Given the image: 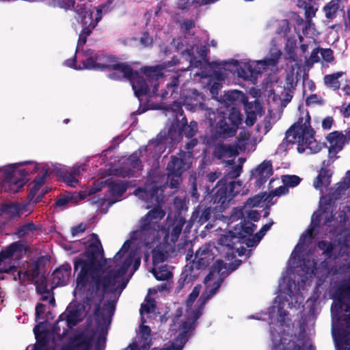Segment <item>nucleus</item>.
I'll return each instance as SVG.
<instances>
[{
    "label": "nucleus",
    "instance_id": "obj_43",
    "mask_svg": "<svg viewBox=\"0 0 350 350\" xmlns=\"http://www.w3.org/2000/svg\"><path fill=\"white\" fill-rule=\"evenodd\" d=\"M238 239V237L234 232H230V234H222L217 241V243L221 246H226L229 249L234 247L235 242L234 239Z\"/></svg>",
    "mask_w": 350,
    "mask_h": 350
},
{
    "label": "nucleus",
    "instance_id": "obj_17",
    "mask_svg": "<svg viewBox=\"0 0 350 350\" xmlns=\"http://www.w3.org/2000/svg\"><path fill=\"white\" fill-rule=\"evenodd\" d=\"M214 258L215 254L211 244H205L196 252L194 259L191 262V266L196 270L202 269L208 267Z\"/></svg>",
    "mask_w": 350,
    "mask_h": 350
},
{
    "label": "nucleus",
    "instance_id": "obj_5",
    "mask_svg": "<svg viewBox=\"0 0 350 350\" xmlns=\"http://www.w3.org/2000/svg\"><path fill=\"white\" fill-rule=\"evenodd\" d=\"M285 143L288 144H297V152L304 153L306 148L312 149V144L316 142L314 131L310 126V117L307 113L306 118H298L286 131Z\"/></svg>",
    "mask_w": 350,
    "mask_h": 350
},
{
    "label": "nucleus",
    "instance_id": "obj_47",
    "mask_svg": "<svg viewBox=\"0 0 350 350\" xmlns=\"http://www.w3.org/2000/svg\"><path fill=\"white\" fill-rule=\"evenodd\" d=\"M242 172V166L237 165L232 167L221 179H225L226 183L239 177Z\"/></svg>",
    "mask_w": 350,
    "mask_h": 350
},
{
    "label": "nucleus",
    "instance_id": "obj_48",
    "mask_svg": "<svg viewBox=\"0 0 350 350\" xmlns=\"http://www.w3.org/2000/svg\"><path fill=\"white\" fill-rule=\"evenodd\" d=\"M33 284L38 294L43 295L49 293L47 288L46 278L44 275H42L40 279L34 280Z\"/></svg>",
    "mask_w": 350,
    "mask_h": 350
},
{
    "label": "nucleus",
    "instance_id": "obj_12",
    "mask_svg": "<svg viewBox=\"0 0 350 350\" xmlns=\"http://www.w3.org/2000/svg\"><path fill=\"white\" fill-rule=\"evenodd\" d=\"M94 339V332L82 331L70 336L68 341L62 346L61 350H92Z\"/></svg>",
    "mask_w": 350,
    "mask_h": 350
},
{
    "label": "nucleus",
    "instance_id": "obj_52",
    "mask_svg": "<svg viewBox=\"0 0 350 350\" xmlns=\"http://www.w3.org/2000/svg\"><path fill=\"white\" fill-rule=\"evenodd\" d=\"M182 175L174 172H168L167 183L172 189H177L179 186V181Z\"/></svg>",
    "mask_w": 350,
    "mask_h": 350
},
{
    "label": "nucleus",
    "instance_id": "obj_16",
    "mask_svg": "<svg viewBox=\"0 0 350 350\" xmlns=\"http://www.w3.org/2000/svg\"><path fill=\"white\" fill-rule=\"evenodd\" d=\"M24 245L20 241H16L11 243L5 250L0 252V273H7L14 274L17 271V267L15 265L6 266L2 265V262L6 260H10L17 253H21Z\"/></svg>",
    "mask_w": 350,
    "mask_h": 350
},
{
    "label": "nucleus",
    "instance_id": "obj_14",
    "mask_svg": "<svg viewBox=\"0 0 350 350\" xmlns=\"http://www.w3.org/2000/svg\"><path fill=\"white\" fill-rule=\"evenodd\" d=\"M113 62L108 70L110 71L108 78L119 81L131 80L135 71L132 66L126 62H120L116 56Z\"/></svg>",
    "mask_w": 350,
    "mask_h": 350
},
{
    "label": "nucleus",
    "instance_id": "obj_36",
    "mask_svg": "<svg viewBox=\"0 0 350 350\" xmlns=\"http://www.w3.org/2000/svg\"><path fill=\"white\" fill-rule=\"evenodd\" d=\"M331 177L332 173L329 172V170L325 167H321L318 176L313 182L314 187L316 189H319L323 186H328L331 182Z\"/></svg>",
    "mask_w": 350,
    "mask_h": 350
},
{
    "label": "nucleus",
    "instance_id": "obj_32",
    "mask_svg": "<svg viewBox=\"0 0 350 350\" xmlns=\"http://www.w3.org/2000/svg\"><path fill=\"white\" fill-rule=\"evenodd\" d=\"M1 211L9 215L10 217L14 218L23 214L25 211V205L22 203L3 204L1 206Z\"/></svg>",
    "mask_w": 350,
    "mask_h": 350
},
{
    "label": "nucleus",
    "instance_id": "obj_9",
    "mask_svg": "<svg viewBox=\"0 0 350 350\" xmlns=\"http://www.w3.org/2000/svg\"><path fill=\"white\" fill-rule=\"evenodd\" d=\"M225 181V179H221L214 187L211 188L209 185L204 187V199L215 205L214 208L219 212L224 211L231 201Z\"/></svg>",
    "mask_w": 350,
    "mask_h": 350
},
{
    "label": "nucleus",
    "instance_id": "obj_64",
    "mask_svg": "<svg viewBox=\"0 0 350 350\" xmlns=\"http://www.w3.org/2000/svg\"><path fill=\"white\" fill-rule=\"evenodd\" d=\"M245 208L244 207H236L233 208L232 213V218L233 219H241V221L245 218Z\"/></svg>",
    "mask_w": 350,
    "mask_h": 350
},
{
    "label": "nucleus",
    "instance_id": "obj_57",
    "mask_svg": "<svg viewBox=\"0 0 350 350\" xmlns=\"http://www.w3.org/2000/svg\"><path fill=\"white\" fill-rule=\"evenodd\" d=\"M212 214V208L207 207L204 208L201 213L198 217V223L200 225H203L207 221H208L211 218Z\"/></svg>",
    "mask_w": 350,
    "mask_h": 350
},
{
    "label": "nucleus",
    "instance_id": "obj_35",
    "mask_svg": "<svg viewBox=\"0 0 350 350\" xmlns=\"http://www.w3.org/2000/svg\"><path fill=\"white\" fill-rule=\"evenodd\" d=\"M256 228V225L253 224L246 219H243L239 225H237L234 230L238 234L237 237H251L253 235L254 230Z\"/></svg>",
    "mask_w": 350,
    "mask_h": 350
},
{
    "label": "nucleus",
    "instance_id": "obj_25",
    "mask_svg": "<svg viewBox=\"0 0 350 350\" xmlns=\"http://www.w3.org/2000/svg\"><path fill=\"white\" fill-rule=\"evenodd\" d=\"M193 266H190L189 269L182 271L174 289L175 293H179L183 288L186 286H191L196 280V275L193 274Z\"/></svg>",
    "mask_w": 350,
    "mask_h": 350
},
{
    "label": "nucleus",
    "instance_id": "obj_24",
    "mask_svg": "<svg viewBox=\"0 0 350 350\" xmlns=\"http://www.w3.org/2000/svg\"><path fill=\"white\" fill-rule=\"evenodd\" d=\"M239 154L236 144H227L223 142L218 143L213 148V155L217 159L230 158Z\"/></svg>",
    "mask_w": 350,
    "mask_h": 350
},
{
    "label": "nucleus",
    "instance_id": "obj_20",
    "mask_svg": "<svg viewBox=\"0 0 350 350\" xmlns=\"http://www.w3.org/2000/svg\"><path fill=\"white\" fill-rule=\"evenodd\" d=\"M317 246L320 250L322 251V254L328 259H336L340 256H344L345 254L349 256L347 253L349 248L347 244H342L340 245V251L338 254H335L334 253L335 245L330 241H327L326 240L319 241L317 242Z\"/></svg>",
    "mask_w": 350,
    "mask_h": 350
},
{
    "label": "nucleus",
    "instance_id": "obj_19",
    "mask_svg": "<svg viewBox=\"0 0 350 350\" xmlns=\"http://www.w3.org/2000/svg\"><path fill=\"white\" fill-rule=\"evenodd\" d=\"M140 72L144 75L150 85L152 86L151 95L154 96L157 95L159 82L158 80L163 77L161 69L159 66H144L140 69Z\"/></svg>",
    "mask_w": 350,
    "mask_h": 350
},
{
    "label": "nucleus",
    "instance_id": "obj_44",
    "mask_svg": "<svg viewBox=\"0 0 350 350\" xmlns=\"http://www.w3.org/2000/svg\"><path fill=\"white\" fill-rule=\"evenodd\" d=\"M320 225V219L319 217L316 218L315 221L312 222L311 226L301 235L299 238V243H304L306 241L307 239L311 241L314 238V228L317 227Z\"/></svg>",
    "mask_w": 350,
    "mask_h": 350
},
{
    "label": "nucleus",
    "instance_id": "obj_53",
    "mask_svg": "<svg viewBox=\"0 0 350 350\" xmlns=\"http://www.w3.org/2000/svg\"><path fill=\"white\" fill-rule=\"evenodd\" d=\"M146 301V304H142L139 310L140 315L142 316V317H143L144 313L149 314L151 312H152L154 308L156 307L155 301L153 299L149 298L147 299Z\"/></svg>",
    "mask_w": 350,
    "mask_h": 350
},
{
    "label": "nucleus",
    "instance_id": "obj_46",
    "mask_svg": "<svg viewBox=\"0 0 350 350\" xmlns=\"http://www.w3.org/2000/svg\"><path fill=\"white\" fill-rule=\"evenodd\" d=\"M152 273L155 278L159 281L167 280L172 277V273L167 270L165 266L161 267L158 270L154 269Z\"/></svg>",
    "mask_w": 350,
    "mask_h": 350
},
{
    "label": "nucleus",
    "instance_id": "obj_21",
    "mask_svg": "<svg viewBox=\"0 0 350 350\" xmlns=\"http://www.w3.org/2000/svg\"><path fill=\"white\" fill-rule=\"evenodd\" d=\"M71 265L68 262L57 268L51 275L53 288L66 285L71 275Z\"/></svg>",
    "mask_w": 350,
    "mask_h": 350
},
{
    "label": "nucleus",
    "instance_id": "obj_42",
    "mask_svg": "<svg viewBox=\"0 0 350 350\" xmlns=\"http://www.w3.org/2000/svg\"><path fill=\"white\" fill-rule=\"evenodd\" d=\"M226 187L232 200L234 196L242 191L243 183L240 180H230L226 183Z\"/></svg>",
    "mask_w": 350,
    "mask_h": 350
},
{
    "label": "nucleus",
    "instance_id": "obj_2",
    "mask_svg": "<svg viewBox=\"0 0 350 350\" xmlns=\"http://www.w3.org/2000/svg\"><path fill=\"white\" fill-rule=\"evenodd\" d=\"M332 335L336 350H350V284L337 286L332 295Z\"/></svg>",
    "mask_w": 350,
    "mask_h": 350
},
{
    "label": "nucleus",
    "instance_id": "obj_13",
    "mask_svg": "<svg viewBox=\"0 0 350 350\" xmlns=\"http://www.w3.org/2000/svg\"><path fill=\"white\" fill-rule=\"evenodd\" d=\"M241 264L242 260L239 259H236L228 265L223 260H217L213 262L211 270L204 278V283L207 284L211 281L215 273L222 276L223 278H226L230 273L235 271Z\"/></svg>",
    "mask_w": 350,
    "mask_h": 350
},
{
    "label": "nucleus",
    "instance_id": "obj_45",
    "mask_svg": "<svg viewBox=\"0 0 350 350\" xmlns=\"http://www.w3.org/2000/svg\"><path fill=\"white\" fill-rule=\"evenodd\" d=\"M152 263L154 266L165 262L167 258V253L160 249L154 248L152 251Z\"/></svg>",
    "mask_w": 350,
    "mask_h": 350
},
{
    "label": "nucleus",
    "instance_id": "obj_58",
    "mask_svg": "<svg viewBox=\"0 0 350 350\" xmlns=\"http://www.w3.org/2000/svg\"><path fill=\"white\" fill-rule=\"evenodd\" d=\"M288 193V189L287 188V186H285L284 185L282 186H280L275 189L269 192V193L267 196V198H273L275 196H281L283 195H286Z\"/></svg>",
    "mask_w": 350,
    "mask_h": 350
},
{
    "label": "nucleus",
    "instance_id": "obj_3",
    "mask_svg": "<svg viewBox=\"0 0 350 350\" xmlns=\"http://www.w3.org/2000/svg\"><path fill=\"white\" fill-rule=\"evenodd\" d=\"M211 137L226 139L234 136L243 121V115L236 107H226L208 112Z\"/></svg>",
    "mask_w": 350,
    "mask_h": 350
},
{
    "label": "nucleus",
    "instance_id": "obj_31",
    "mask_svg": "<svg viewBox=\"0 0 350 350\" xmlns=\"http://www.w3.org/2000/svg\"><path fill=\"white\" fill-rule=\"evenodd\" d=\"M142 324L139 327V333L141 336L142 350H148L152 345L151 329L148 325H144L145 320L142 317Z\"/></svg>",
    "mask_w": 350,
    "mask_h": 350
},
{
    "label": "nucleus",
    "instance_id": "obj_37",
    "mask_svg": "<svg viewBox=\"0 0 350 350\" xmlns=\"http://www.w3.org/2000/svg\"><path fill=\"white\" fill-rule=\"evenodd\" d=\"M186 162L184 159L178 158L175 156L172 157L171 161L167 165L168 172H174L178 174L182 175L186 170Z\"/></svg>",
    "mask_w": 350,
    "mask_h": 350
},
{
    "label": "nucleus",
    "instance_id": "obj_54",
    "mask_svg": "<svg viewBox=\"0 0 350 350\" xmlns=\"http://www.w3.org/2000/svg\"><path fill=\"white\" fill-rule=\"evenodd\" d=\"M201 288V285L200 284H198L196 286H194L186 301V306L187 308H191L192 306L194 301L200 295Z\"/></svg>",
    "mask_w": 350,
    "mask_h": 350
},
{
    "label": "nucleus",
    "instance_id": "obj_27",
    "mask_svg": "<svg viewBox=\"0 0 350 350\" xmlns=\"http://www.w3.org/2000/svg\"><path fill=\"white\" fill-rule=\"evenodd\" d=\"M177 127L178 128V135H184L187 138L193 137L198 131V123L196 121H191L188 124L185 117H183L181 121L177 123Z\"/></svg>",
    "mask_w": 350,
    "mask_h": 350
},
{
    "label": "nucleus",
    "instance_id": "obj_1",
    "mask_svg": "<svg viewBox=\"0 0 350 350\" xmlns=\"http://www.w3.org/2000/svg\"><path fill=\"white\" fill-rule=\"evenodd\" d=\"M116 282L117 281H113L110 273L96 270V268L92 269L90 273L88 272L84 283L79 282L78 274L77 275L76 288L79 291H85L89 284L91 289L90 295L83 300L84 308H87L90 310L93 304L94 297H98V300L94 304V315L98 324L111 323L116 310V302L113 300H108L104 303L103 308H101V304L107 294L116 292Z\"/></svg>",
    "mask_w": 350,
    "mask_h": 350
},
{
    "label": "nucleus",
    "instance_id": "obj_63",
    "mask_svg": "<svg viewBox=\"0 0 350 350\" xmlns=\"http://www.w3.org/2000/svg\"><path fill=\"white\" fill-rule=\"evenodd\" d=\"M32 269L25 271V275H29L32 280H38L40 275V268L38 265L32 263Z\"/></svg>",
    "mask_w": 350,
    "mask_h": 350
},
{
    "label": "nucleus",
    "instance_id": "obj_49",
    "mask_svg": "<svg viewBox=\"0 0 350 350\" xmlns=\"http://www.w3.org/2000/svg\"><path fill=\"white\" fill-rule=\"evenodd\" d=\"M282 180L285 186L294 187L300 183L301 178L296 175H284L282 177Z\"/></svg>",
    "mask_w": 350,
    "mask_h": 350
},
{
    "label": "nucleus",
    "instance_id": "obj_40",
    "mask_svg": "<svg viewBox=\"0 0 350 350\" xmlns=\"http://www.w3.org/2000/svg\"><path fill=\"white\" fill-rule=\"evenodd\" d=\"M44 3L50 7L59 8L65 10H71L74 8L75 0H44Z\"/></svg>",
    "mask_w": 350,
    "mask_h": 350
},
{
    "label": "nucleus",
    "instance_id": "obj_33",
    "mask_svg": "<svg viewBox=\"0 0 350 350\" xmlns=\"http://www.w3.org/2000/svg\"><path fill=\"white\" fill-rule=\"evenodd\" d=\"M184 40L181 38H174L172 40V44L176 47L178 52H180L183 55H187L189 62L192 64L196 57L193 53V47L190 46L185 49Z\"/></svg>",
    "mask_w": 350,
    "mask_h": 350
},
{
    "label": "nucleus",
    "instance_id": "obj_6",
    "mask_svg": "<svg viewBox=\"0 0 350 350\" xmlns=\"http://www.w3.org/2000/svg\"><path fill=\"white\" fill-rule=\"evenodd\" d=\"M114 0H107V1L96 8V14L94 17V11L88 8L85 4H79L75 8V12L79 16L80 23L83 28L80 32L77 51L79 47H82L87 42V38L92 33L93 29L97 26L103 16V12H107L111 10V4Z\"/></svg>",
    "mask_w": 350,
    "mask_h": 350
},
{
    "label": "nucleus",
    "instance_id": "obj_61",
    "mask_svg": "<svg viewBox=\"0 0 350 350\" xmlns=\"http://www.w3.org/2000/svg\"><path fill=\"white\" fill-rule=\"evenodd\" d=\"M49 176V172L47 170H44L42 174L37 176L33 180V185L41 187L45 183L47 177Z\"/></svg>",
    "mask_w": 350,
    "mask_h": 350
},
{
    "label": "nucleus",
    "instance_id": "obj_28",
    "mask_svg": "<svg viewBox=\"0 0 350 350\" xmlns=\"http://www.w3.org/2000/svg\"><path fill=\"white\" fill-rule=\"evenodd\" d=\"M196 327V322L191 319L190 317L187 318V319L183 322L181 325V329L183 331L178 334L177 337V340H180L181 345L177 347L173 346V348L176 350H181L187 341V333L189 332H191L195 329Z\"/></svg>",
    "mask_w": 350,
    "mask_h": 350
},
{
    "label": "nucleus",
    "instance_id": "obj_4",
    "mask_svg": "<svg viewBox=\"0 0 350 350\" xmlns=\"http://www.w3.org/2000/svg\"><path fill=\"white\" fill-rule=\"evenodd\" d=\"M38 170L36 163L24 161L10 164L5 168L0 167V172H3V178L0 182L1 191L16 193L27 183L26 177Z\"/></svg>",
    "mask_w": 350,
    "mask_h": 350
},
{
    "label": "nucleus",
    "instance_id": "obj_11",
    "mask_svg": "<svg viewBox=\"0 0 350 350\" xmlns=\"http://www.w3.org/2000/svg\"><path fill=\"white\" fill-rule=\"evenodd\" d=\"M161 228L159 223L151 221L146 217L139 220V226L133 232L132 239H138L144 245H148L154 241Z\"/></svg>",
    "mask_w": 350,
    "mask_h": 350
},
{
    "label": "nucleus",
    "instance_id": "obj_30",
    "mask_svg": "<svg viewBox=\"0 0 350 350\" xmlns=\"http://www.w3.org/2000/svg\"><path fill=\"white\" fill-rule=\"evenodd\" d=\"M105 183L108 187L109 193L113 197L122 196L128 188V183L126 182H115L108 179Z\"/></svg>",
    "mask_w": 350,
    "mask_h": 350
},
{
    "label": "nucleus",
    "instance_id": "obj_50",
    "mask_svg": "<svg viewBox=\"0 0 350 350\" xmlns=\"http://www.w3.org/2000/svg\"><path fill=\"white\" fill-rule=\"evenodd\" d=\"M244 105L245 112L252 111L254 113H259L260 116L262 115V107L258 100H255L252 102H247Z\"/></svg>",
    "mask_w": 350,
    "mask_h": 350
},
{
    "label": "nucleus",
    "instance_id": "obj_15",
    "mask_svg": "<svg viewBox=\"0 0 350 350\" xmlns=\"http://www.w3.org/2000/svg\"><path fill=\"white\" fill-rule=\"evenodd\" d=\"M86 170L85 164H76L71 168L65 167H56L55 172L58 176L68 185L75 187L79 183V178Z\"/></svg>",
    "mask_w": 350,
    "mask_h": 350
},
{
    "label": "nucleus",
    "instance_id": "obj_23",
    "mask_svg": "<svg viewBox=\"0 0 350 350\" xmlns=\"http://www.w3.org/2000/svg\"><path fill=\"white\" fill-rule=\"evenodd\" d=\"M137 97L140 98L150 93L149 83L139 72L135 70L131 80H129Z\"/></svg>",
    "mask_w": 350,
    "mask_h": 350
},
{
    "label": "nucleus",
    "instance_id": "obj_26",
    "mask_svg": "<svg viewBox=\"0 0 350 350\" xmlns=\"http://www.w3.org/2000/svg\"><path fill=\"white\" fill-rule=\"evenodd\" d=\"M185 222V219L183 217H178L174 220L167 228L168 232L165 236V240L167 241L170 239V241L174 244L178 241Z\"/></svg>",
    "mask_w": 350,
    "mask_h": 350
},
{
    "label": "nucleus",
    "instance_id": "obj_7",
    "mask_svg": "<svg viewBox=\"0 0 350 350\" xmlns=\"http://www.w3.org/2000/svg\"><path fill=\"white\" fill-rule=\"evenodd\" d=\"M92 239L94 241L90 243L85 251L79 256L74 258V271L78 273V279L81 284L86 280L88 272L92 269L96 268L98 259L103 254L100 241L96 234H90Z\"/></svg>",
    "mask_w": 350,
    "mask_h": 350
},
{
    "label": "nucleus",
    "instance_id": "obj_29",
    "mask_svg": "<svg viewBox=\"0 0 350 350\" xmlns=\"http://www.w3.org/2000/svg\"><path fill=\"white\" fill-rule=\"evenodd\" d=\"M259 65H262V64H259L258 62L256 64H245L239 70V76L244 80H251L256 78L258 75L261 73V68L258 66Z\"/></svg>",
    "mask_w": 350,
    "mask_h": 350
},
{
    "label": "nucleus",
    "instance_id": "obj_10",
    "mask_svg": "<svg viewBox=\"0 0 350 350\" xmlns=\"http://www.w3.org/2000/svg\"><path fill=\"white\" fill-rule=\"evenodd\" d=\"M83 55L85 59L81 61L82 67L79 69L99 71L109 70L116 57V55L95 52L92 49L83 51Z\"/></svg>",
    "mask_w": 350,
    "mask_h": 350
},
{
    "label": "nucleus",
    "instance_id": "obj_34",
    "mask_svg": "<svg viewBox=\"0 0 350 350\" xmlns=\"http://www.w3.org/2000/svg\"><path fill=\"white\" fill-rule=\"evenodd\" d=\"M225 278L219 275V278L214 282L213 286L211 288H207L202 293L198 299V302H201L202 305H205L206 302L218 292Z\"/></svg>",
    "mask_w": 350,
    "mask_h": 350
},
{
    "label": "nucleus",
    "instance_id": "obj_59",
    "mask_svg": "<svg viewBox=\"0 0 350 350\" xmlns=\"http://www.w3.org/2000/svg\"><path fill=\"white\" fill-rule=\"evenodd\" d=\"M139 155H140V152L135 151L129 156L128 160H129V162L132 167H133V168H139V165L141 163Z\"/></svg>",
    "mask_w": 350,
    "mask_h": 350
},
{
    "label": "nucleus",
    "instance_id": "obj_38",
    "mask_svg": "<svg viewBox=\"0 0 350 350\" xmlns=\"http://www.w3.org/2000/svg\"><path fill=\"white\" fill-rule=\"evenodd\" d=\"M344 74L345 72L339 71L331 75H326L323 78L324 83L327 88L332 89L333 90H338L340 86L338 79Z\"/></svg>",
    "mask_w": 350,
    "mask_h": 350
},
{
    "label": "nucleus",
    "instance_id": "obj_62",
    "mask_svg": "<svg viewBox=\"0 0 350 350\" xmlns=\"http://www.w3.org/2000/svg\"><path fill=\"white\" fill-rule=\"evenodd\" d=\"M333 53V51L329 48L321 49V55L322 56V58L326 62L330 63L334 60Z\"/></svg>",
    "mask_w": 350,
    "mask_h": 350
},
{
    "label": "nucleus",
    "instance_id": "obj_55",
    "mask_svg": "<svg viewBox=\"0 0 350 350\" xmlns=\"http://www.w3.org/2000/svg\"><path fill=\"white\" fill-rule=\"evenodd\" d=\"M239 241L245 243L247 247H256L260 241H257V238L256 235H253L251 237H238Z\"/></svg>",
    "mask_w": 350,
    "mask_h": 350
},
{
    "label": "nucleus",
    "instance_id": "obj_18",
    "mask_svg": "<svg viewBox=\"0 0 350 350\" xmlns=\"http://www.w3.org/2000/svg\"><path fill=\"white\" fill-rule=\"evenodd\" d=\"M273 174V165L270 160H265L252 172V175L256 178L255 185L258 187H262Z\"/></svg>",
    "mask_w": 350,
    "mask_h": 350
},
{
    "label": "nucleus",
    "instance_id": "obj_41",
    "mask_svg": "<svg viewBox=\"0 0 350 350\" xmlns=\"http://www.w3.org/2000/svg\"><path fill=\"white\" fill-rule=\"evenodd\" d=\"M38 229L39 228L36 226L33 221H31L20 226L16 229V234L18 237L23 238L29 234V233L38 230Z\"/></svg>",
    "mask_w": 350,
    "mask_h": 350
},
{
    "label": "nucleus",
    "instance_id": "obj_56",
    "mask_svg": "<svg viewBox=\"0 0 350 350\" xmlns=\"http://www.w3.org/2000/svg\"><path fill=\"white\" fill-rule=\"evenodd\" d=\"M324 101L323 98L316 94H312L308 96L306 99L307 106H314L317 105H322Z\"/></svg>",
    "mask_w": 350,
    "mask_h": 350
},
{
    "label": "nucleus",
    "instance_id": "obj_8",
    "mask_svg": "<svg viewBox=\"0 0 350 350\" xmlns=\"http://www.w3.org/2000/svg\"><path fill=\"white\" fill-rule=\"evenodd\" d=\"M161 187L158 182L149 178L146 180L144 187H138L135 190V194L140 198L154 204L156 206L149 211L144 217L154 221V219H161L164 217L165 212L161 208L159 204L162 198L159 194Z\"/></svg>",
    "mask_w": 350,
    "mask_h": 350
},
{
    "label": "nucleus",
    "instance_id": "obj_51",
    "mask_svg": "<svg viewBox=\"0 0 350 350\" xmlns=\"http://www.w3.org/2000/svg\"><path fill=\"white\" fill-rule=\"evenodd\" d=\"M281 55V52L280 51H278L274 53L271 54V57L265 58L263 60L258 61V63L262 64V66H274L278 63V60L280 58Z\"/></svg>",
    "mask_w": 350,
    "mask_h": 350
},
{
    "label": "nucleus",
    "instance_id": "obj_22",
    "mask_svg": "<svg viewBox=\"0 0 350 350\" xmlns=\"http://www.w3.org/2000/svg\"><path fill=\"white\" fill-rule=\"evenodd\" d=\"M326 139L329 144V154H337L338 152L342 150L345 144L349 142L346 135L338 131H335L329 133Z\"/></svg>",
    "mask_w": 350,
    "mask_h": 350
},
{
    "label": "nucleus",
    "instance_id": "obj_60",
    "mask_svg": "<svg viewBox=\"0 0 350 350\" xmlns=\"http://www.w3.org/2000/svg\"><path fill=\"white\" fill-rule=\"evenodd\" d=\"M14 281H20L21 284H24L26 281H33L29 275H25V271H16L14 272Z\"/></svg>",
    "mask_w": 350,
    "mask_h": 350
},
{
    "label": "nucleus",
    "instance_id": "obj_39",
    "mask_svg": "<svg viewBox=\"0 0 350 350\" xmlns=\"http://www.w3.org/2000/svg\"><path fill=\"white\" fill-rule=\"evenodd\" d=\"M323 9L325 17L330 20L336 18L338 12L341 9V5L334 0H331L323 7Z\"/></svg>",
    "mask_w": 350,
    "mask_h": 350
}]
</instances>
